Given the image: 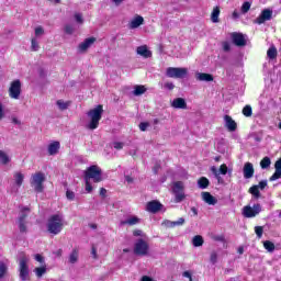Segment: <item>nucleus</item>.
<instances>
[{"instance_id":"nucleus-54","label":"nucleus","mask_w":281,"mask_h":281,"mask_svg":"<svg viewBox=\"0 0 281 281\" xmlns=\"http://www.w3.org/2000/svg\"><path fill=\"white\" fill-rule=\"evenodd\" d=\"M148 126H150L149 123L143 122V123L139 124V130L143 131V132L147 131Z\"/></svg>"},{"instance_id":"nucleus-25","label":"nucleus","mask_w":281,"mask_h":281,"mask_svg":"<svg viewBox=\"0 0 281 281\" xmlns=\"http://www.w3.org/2000/svg\"><path fill=\"white\" fill-rule=\"evenodd\" d=\"M58 150H60V143L58 140H55L48 145L49 155H58Z\"/></svg>"},{"instance_id":"nucleus-37","label":"nucleus","mask_w":281,"mask_h":281,"mask_svg":"<svg viewBox=\"0 0 281 281\" xmlns=\"http://www.w3.org/2000/svg\"><path fill=\"white\" fill-rule=\"evenodd\" d=\"M0 161L1 164H9L10 157L8 154H5V151L0 150Z\"/></svg>"},{"instance_id":"nucleus-18","label":"nucleus","mask_w":281,"mask_h":281,"mask_svg":"<svg viewBox=\"0 0 281 281\" xmlns=\"http://www.w3.org/2000/svg\"><path fill=\"white\" fill-rule=\"evenodd\" d=\"M262 212V206L260 204H255L254 206H247V218H254Z\"/></svg>"},{"instance_id":"nucleus-50","label":"nucleus","mask_w":281,"mask_h":281,"mask_svg":"<svg viewBox=\"0 0 281 281\" xmlns=\"http://www.w3.org/2000/svg\"><path fill=\"white\" fill-rule=\"evenodd\" d=\"M262 232H263L262 226L255 227V233L258 236V238H262Z\"/></svg>"},{"instance_id":"nucleus-16","label":"nucleus","mask_w":281,"mask_h":281,"mask_svg":"<svg viewBox=\"0 0 281 281\" xmlns=\"http://www.w3.org/2000/svg\"><path fill=\"white\" fill-rule=\"evenodd\" d=\"M271 16H273V11L265 9L257 19V23L259 25H262V23H265L266 21H271Z\"/></svg>"},{"instance_id":"nucleus-3","label":"nucleus","mask_w":281,"mask_h":281,"mask_svg":"<svg viewBox=\"0 0 281 281\" xmlns=\"http://www.w3.org/2000/svg\"><path fill=\"white\" fill-rule=\"evenodd\" d=\"M18 265L20 280H30V257L26 255H22L18 260Z\"/></svg>"},{"instance_id":"nucleus-17","label":"nucleus","mask_w":281,"mask_h":281,"mask_svg":"<svg viewBox=\"0 0 281 281\" xmlns=\"http://www.w3.org/2000/svg\"><path fill=\"white\" fill-rule=\"evenodd\" d=\"M140 25H144V16L142 15H135L128 23L130 30H137Z\"/></svg>"},{"instance_id":"nucleus-22","label":"nucleus","mask_w":281,"mask_h":281,"mask_svg":"<svg viewBox=\"0 0 281 281\" xmlns=\"http://www.w3.org/2000/svg\"><path fill=\"white\" fill-rule=\"evenodd\" d=\"M136 54H138V56H143V58H150V56H153V53L148 49V46L146 45L138 46L136 48Z\"/></svg>"},{"instance_id":"nucleus-7","label":"nucleus","mask_w":281,"mask_h":281,"mask_svg":"<svg viewBox=\"0 0 281 281\" xmlns=\"http://www.w3.org/2000/svg\"><path fill=\"white\" fill-rule=\"evenodd\" d=\"M85 179H88V181L92 179L94 183H100L102 181V170L98 166H91L87 169Z\"/></svg>"},{"instance_id":"nucleus-11","label":"nucleus","mask_w":281,"mask_h":281,"mask_svg":"<svg viewBox=\"0 0 281 281\" xmlns=\"http://www.w3.org/2000/svg\"><path fill=\"white\" fill-rule=\"evenodd\" d=\"M30 214V207L22 206L19 217L20 232H27V226L25 225V217Z\"/></svg>"},{"instance_id":"nucleus-55","label":"nucleus","mask_w":281,"mask_h":281,"mask_svg":"<svg viewBox=\"0 0 281 281\" xmlns=\"http://www.w3.org/2000/svg\"><path fill=\"white\" fill-rule=\"evenodd\" d=\"M220 173L221 175H227V165H221Z\"/></svg>"},{"instance_id":"nucleus-2","label":"nucleus","mask_w":281,"mask_h":281,"mask_svg":"<svg viewBox=\"0 0 281 281\" xmlns=\"http://www.w3.org/2000/svg\"><path fill=\"white\" fill-rule=\"evenodd\" d=\"M102 113H104V110L102 105H97L95 108L91 109L87 115H88V124L87 128L90 131H95L98 126H100V121L102 120Z\"/></svg>"},{"instance_id":"nucleus-23","label":"nucleus","mask_w":281,"mask_h":281,"mask_svg":"<svg viewBox=\"0 0 281 281\" xmlns=\"http://www.w3.org/2000/svg\"><path fill=\"white\" fill-rule=\"evenodd\" d=\"M79 258H80V249L74 248L68 256V262L70 265H76V262H78Z\"/></svg>"},{"instance_id":"nucleus-43","label":"nucleus","mask_w":281,"mask_h":281,"mask_svg":"<svg viewBox=\"0 0 281 281\" xmlns=\"http://www.w3.org/2000/svg\"><path fill=\"white\" fill-rule=\"evenodd\" d=\"M34 260H36V262H40L41 266L47 265L45 263V257H43V255L41 254L34 255Z\"/></svg>"},{"instance_id":"nucleus-63","label":"nucleus","mask_w":281,"mask_h":281,"mask_svg":"<svg viewBox=\"0 0 281 281\" xmlns=\"http://www.w3.org/2000/svg\"><path fill=\"white\" fill-rule=\"evenodd\" d=\"M243 172H244L245 179H247V164L244 165Z\"/></svg>"},{"instance_id":"nucleus-32","label":"nucleus","mask_w":281,"mask_h":281,"mask_svg":"<svg viewBox=\"0 0 281 281\" xmlns=\"http://www.w3.org/2000/svg\"><path fill=\"white\" fill-rule=\"evenodd\" d=\"M198 186L199 188H201V190H205V188L210 186V180H207V178L205 177H202L198 180Z\"/></svg>"},{"instance_id":"nucleus-30","label":"nucleus","mask_w":281,"mask_h":281,"mask_svg":"<svg viewBox=\"0 0 281 281\" xmlns=\"http://www.w3.org/2000/svg\"><path fill=\"white\" fill-rule=\"evenodd\" d=\"M203 236L201 235H195L193 238H192V245L193 247H203Z\"/></svg>"},{"instance_id":"nucleus-33","label":"nucleus","mask_w":281,"mask_h":281,"mask_svg":"<svg viewBox=\"0 0 281 281\" xmlns=\"http://www.w3.org/2000/svg\"><path fill=\"white\" fill-rule=\"evenodd\" d=\"M267 56H268V58H270L271 60H273L274 58L278 57V49L276 48V46H271V47L268 49Z\"/></svg>"},{"instance_id":"nucleus-41","label":"nucleus","mask_w":281,"mask_h":281,"mask_svg":"<svg viewBox=\"0 0 281 281\" xmlns=\"http://www.w3.org/2000/svg\"><path fill=\"white\" fill-rule=\"evenodd\" d=\"M210 262L216 265L218 262V252L212 251L210 256Z\"/></svg>"},{"instance_id":"nucleus-59","label":"nucleus","mask_w":281,"mask_h":281,"mask_svg":"<svg viewBox=\"0 0 281 281\" xmlns=\"http://www.w3.org/2000/svg\"><path fill=\"white\" fill-rule=\"evenodd\" d=\"M241 13L246 14L247 13V2H244L241 5Z\"/></svg>"},{"instance_id":"nucleus-29","label":"nucleus","mask_w":281,"mask_h":281,"mask_svg":"<svg viewBox=\"0 0 281 281\" xmlns=\"http://www.w3.org/2000/svg\"><path fill=\"white\" fill-rule=\"evenodd\" d=\"M142 220L137 216H130L124 222L123 225H139Z\"/></svg>"},{"instance_id":"nucleus-10","label":"nucleus","mask_w":281,"mask_h":281,"mask_svg":"<svg viewBox=\"0 0 281 281\" xmlns=\"http://www.w3.org/2000/svg\"><path fill=\"white\" fill-rule=\"evenodd\" d=\"M25 179V176L21 172H15L13 175V183L11 184V192L16 193L19 192V188L23 186V180Z\"/></svg>"},{"instance_id":"nucleus-34","label":"nucleus","mask_w":281,"mask_h":281,"mask_svg":"<svg viewBox=\"0 0 281 281\" xmlns=\"http://www.w3.org/2000/svg\"><path fill=\"white\" fill-rule=\"evenodd\" d=\"M145 91H146V87H144V86H135L133 94L134 95H144Z\"/></svg>"},{"instance_id":"nucleus-60","label":"nucleus","mask_w":281,"mask_h":281,"mask_svg":"<svg viewBox=\"0 0 281 281\" xmlns=\"http://www.w3.org/2000/svg\"><path fill=\"white\" fill-rule=\"evenodd\" d=\"M134 236H144V232L136 229L133 232Z\"/></svg>"},{"instance_id":"nucleus-12","label":"nucleus","mask_w":281,"mask_h":281,"mask_svg":"<svg viewBox=\"0 0 281 281\" xmlns=\"http://www.w3.org/2000/svg\"><path fill=\"white\" fill-rule=\"evenodd\" d=\"M223 120H224V126L229 133L236 132V128H238V124L236 123V121H234V119H232V116L226 114L224 115Z\"/></svg>"},{"instance_id":"nucleus-5","label":"nucleus","mask_w":281,"mask_h":281,"mask_svg":"<svg viewBox=\"0 0 281 281\" xmlns=\"http://www.w3.org/2000/svg\"><path fill=\"white\" fill-rule=\"evenodd\" d=\"M135 256H148L150 254V245L146 239H137L134 244Z\"/></svg>"},{"instance_id":"nucleus-47","label":"nucleus","mask_w":281,"mask_h":281,"mask_svg":"<svg viewBox=\"0 0 281 281\" xmlns=\"http://www.w3.org/2000/svg\"><path fill=\"white\" fill-rule=\"evenodd\" d=\"M222 47L224 52H232V43L227 41L222 42Z\"/></svg>"},{"instance_id":"nucleus-24","label":"nucleus","mask_w":281,"mask_h":281,"mask_svg":"<svg viewBox=\"0 0 281 281\" xmlns=\"http://www.w3.org/2000/svg\"><path fill=\"white\" fill-rule=\"evenodd\" d=\"M195 78L196 80H200V82H212L214 80L212 75L205 72H198Z\"/></svg>"},{"instance_id":"nucleus-39","label":"nucleus","mask_w":281,"mask_h":281,"mask_svg":"<svg viewBox=\"0 0 281 281\" xmlns=\"http://www.w3.org/2000/svg\"><path fill=\"white\" fill-rule=\"evenodd\" d=\"M43 34H45V29H43V26H36L34 38H38V37L43 36Z\"/></svg>"},{"instance_id":"nucleus-6","label":"nucleus","mask_w":281,"mask_h":281,"mask_svg":"<svg viewBox=\"0 0 281 281\" xmlns=\"http://www.w3.org/2000/svg\"><path fill=\"white\" fill-rule=\"evenodd\" d=\"M172 192L175 194L176 203H181V201L186 200V184L182 181L172 183Z\"/></svg>"},{"instance_id":"nucleus-9","label":"nucleus","mask_w":281,"mask_h":281,"mask_svg":"<svg viewBox=\"0 0 281 281\" xmlns=\"http://www.w3.org/2000/svg\"><path fill=\"white\" fill-rule=\"evenodd\" d=\"M9 97L12 100H19L21 98V80H13L9 88Z\"/></svg>"},{"instance_id":"nucleus-15","label":"nucleus","mask_w":281,"mask_h":281,"mask_svg":"<svg viewBox=\"0 0 281 281\" xmlns=\"http://www.w3.org/2000/svg\"><path fill=\"white\" fill-rule=\"evenodd\" d=\"M162 207L164 205L159 203V201H151L146 205L147 212H150L151 214H157V212H159Z\"/></svg>"},{"instance_id":"nucleus-31","label":"nucleus","mask_w":281,"mask_h":281,"mask_svg":"<svg viewBox=\"0 0 281 281\" xmlns=\"http://www.w3.org/2000/svg\"><path fill=\"white\" fill-rule=\"evenodd\" d=\"M41 49L40 42L36 37L31 38V52H38Z\"/></svg>"},{"instance_id":"nucleus-4","label":"nucleus","mask_w":281,"mask_h":281,"mask_svg":"<svg viewBox=\"0 0 281 281\" xmlns=\"http://www.w3.org/2000/svg\"><path fill=\"white\" fill-rule=\"evenodd\" d=\"M31 187L35 192H43L45 190V175L41 171H37L31 176Z\"/></svg>"},{"instance_id":"nucleus-53","label":"nucleus","mask_w":281,"mask_h":281,"mask_svg":"<svg viewBox=\"0 0 281 281\" xmlns=\"http://www.w3.org/2000/svg\"><path fill=\"white\" fill-rule=\"evenodd\" d=\"M75 21H77L80 24L85 23V20L82 19V15L80 13L75 14Z\"/></svg>"},{"instance_id":"nucleus-1","label":"nucleus","mask_w":281,"mask_h":281,"mask_svg":"<svg viewBox=\"0 0 281 281\" xmlns=\"http://www.w3.org/2000/svg\"><path fill=\"white\" fill-rule=\"evenodd\" d=\"M63 227H65V217L63 214L57 213L48 217L46 228L49 234L58 236L63 232Z\"/></svg>"},{"instance_id":"nucleus-42","label":"nucleus","mask_w":281,"mask_h":281,"mask_svg":"<svg viewBox=\"0 0 281 281\" xmlns=\"http://www.w3.org/2000/svg\"><path fill=\"white\" fill-rule=\"evenodd\" d=\"M8 273V266L3 262H0V278H3Z\"/></svg>"},{"instance_id":"nucleus-56","label":"nucleus","mask_w":281,"mask_h":281,"mask_svg":"<svg viewBox=\"0 0 281 281\" xmlns=\"http://www.w3.org/2000/svg\"><path fill=\"white\" fill-rule=\"evenodd\" d=\"M139 281H155V279L148 276H143Z\"/></svg>"},{"instance_id":"nucleus-36","label":"nucleus","mask_w":281,"mask_h":281,"mask_svg":"<svg viewBox=\"0 0 281 281\" xmlns=\"http://www.w3.org/2000/svg\"><path fill=\"white\" fill-rule=\"evenodd\" d=\"M263 247L269 252L276 251V244H273L272 241H269V240L263 241Z\"/></svg>"},{"instance_id":"nucleus-52","label":"nucleus","mask_w":281,"mask_h":281,"mask_svg":"<svg viewBox=\"0 0 281 281\" xmlns=\"http://www.w3.org/2000/svg\"><path fill=\"white\" fill-rule=\"evenodd\" d=\"M164 88L167 89L168 91H172V89H175V83L168 81L164 85Z\"/></svg>"},{"instance_id":"nucleus-58","label":"nucleus","mask_w":281,"mask_h":281,"mask_svg":"<svg viewBox=\"0 0 281 281\" xmlns=\"http://www.w3.org/2000/svg\"><path fill=\"white\" fill-rule=\"evenodd\" d=\"M182 276L183 278H189V280L192 281V274L190 273V271H184Z\"/></svg>"},{"instance_id":"nucleus-51","label":"nucleus","mask_w":281,"mask_h":281,"mask_svg":"<svg viewBox=\"0 0 281 281\" xmlns=\"http://www.w3.org/2000/svg\"><path fill=\"white\" fill-rule=\"evenodd\" d=\"M66 196L69 201H74V199H76V193H74V191L68 190L66 192Z\"/></svg>"},{"instance_id":"nucleus-49","label":"nucleus","mask_w":281,"mask_h":281,"mask_svg":"<svg viewBox=\"0 0 281 281\" xmlns=\"http://www.w3.org/2000/svg\"><path fill=\"white\" fill-rule=\"evenodd\" d=\"M64 30L66 34H74V31H75L74 25L71 24H67Z\"/></svg>"},{"instance_id":"nucleus-38","label":"nucleus","mask_w":281,"mask_h":281,"mask_svg":"<svg viewBox=\"0 0 281 281\" xmlns=\"http://www.w3.org/2000/svg\"><path fill=\"white\" fill-rule=\"evenodd\" d=\"M254 177V165L247 162V179H251Z\"/></svg>"},{"instance_id":"nucleus-8","label":"nucleus","mask_w":281,"mask_h":281,"mask_svg":"<svg viewBox=\"0 0 281 281\" xmlns=\"http://www.w3.org/2000/svg\"><path fill=\"white\" fill-rule=\"evenodd\" d=\"M167 78L183 79L188 76V68L169 67L166 70Z\"/></svg>"},{"instance_id":"nucleus-40","label":"nucleus","mask_w":281,"mask_h":281,"mask_svg":"<svg viewBox=\"0 0 281 281\" xmlns=\"http://www.w3.org/2000/svg\"><path fill=\"white\" fill-rule=\"evenodd\" d=\"M162 227H167L168 229H172L175 228V222L173 221H170V220H165L162 223H161Z\"/></svg>"},{"instance_id":"nucleus-26","label":"nucleus","mask_w":281,"mask_h":281,"mask_svg":"<svg viewBox=\"0 0 281 281\" xmlns=\"http://www.w3.org/2000/svg\"><path fill=\"white\" fill-rule=\"evenodd\" d=\"M218 16H221V8L220 7H214L213 11L211 13L212 23H220L221 20L218 19Z\"/></svg>"},{"instance_id":"nucleus-57","label":"nucleus","mask_w":281,"mask_h":281,"mask_svg":"<svg viewBox=\"0 0 281 281\" xmlns=\"http://www.w3.org/2000/svg\"><path fill=\"white\" fill-rule=\"evenodd\" d=\"M274 168L276 170H281V158L276 161Z\"/></svg>"},{"instance_id":"nucleus-14","label":"nucleus","mask_w":281,"mask_h":281,"mask_svg":"<svg viewBox=\"0 0 281 281\" xmlns=\"http://www.w3.org/2000/svg\"><path fill=\"white\" fill-rule=\"evenodd\" d=\"M231 40L237 47H245V35L238 32L229 33Z\"/></svg>"},{"instance_id":"nucleus-62","label":"nucleus","mask_w":281,"mask_h":281,"mask_svg":"<svg viewBox=\"0 0 281 281\" xmlns=\"http://www.w3.org/2000/svg\"><path fill=\"white\" fill-rule=\"evenodd\" d=\"M247 117H251V106L247 105Z\"/></svg>"},{"instance_id":"nucleus-28","label":"nucleus","mask_w":281,"mask_h":281,"mask_svg":"<svg viewBox=\"0 0 281 281\" xmlns=\"http://www.w3.org/2000/svg\"><path fill=\"white\" fill-rule=\"evenodd\" d=\"M36 278H41L47 273V265H43L41 267H36L34 270Z\"/></svg>"},{"instance_id":"nucleus-20","label":"nucleus","mask_w":281,"mask_h":281,"mask_svg":"<svg viewBox=\"0 0 281 281\" xmlns=\"http://www.w3.org/2000/svg\"><path fill=\"white\" fill-rule=\"evenodd\" d=\"M201 195L202 200L207 205H216V203H218V199L214 198V195H212L210 192H202Z\"/></svg>"},{"instance_id":"nucleus-27","label":"nucleus","mask_w":281,"mask_h":281,"mask_svg":"<svg viewBox=\"0 0 281 281\" xmlns=\"http://www.w3.org/2000/svg\"><path fill=\"white\" fill-rule=\"evenodd\" d=\"M56 104L59 111H67L69 106H71V101H65L63 99H59L56 101Z\"/></svg>"},{"instance_id":"nucleus-44","label":"nucleus","mask_w":281,"mask_h":281,"mask_svg":"<svg viewBox=\"0 0 281 281\" xmlns=\"http://www.w3.org/2000/svg\"><path fill=\"white\" fill-rule=\"evenodd\" d=\"M278 179H281V170L276 169L274 173L270 177V181H278Z\"/></svg>"},{"instance_id":"nucleus-21","label":"nucleus","mask_w":281,"mask_h":281,"mask_svg":"<svg viewBox=\"0 0 281 281\" xmlns=\"http://www.w3.org/2000/svg\"><path fill=\"white\" fill-rule=\"evenodd\" d=\"M171 106L173 109H188V103L186 102V99H183V98H176L171 102Z\"/></svg>"},{"instance_id":"nucleus-45","label":"nucleus","mask_w":281,"mask_h":281,"mask_svg":"<svg viewBox=\"0 0 281 281\" xmlns=\"http://www.w3.org/2000/svg\"><path fill=\"white\" fill-rule=\"evenodd\" d=\"M186 225V218L179 217L177 221H173V227H181Z\"/></svg>"},{"instance_id":"nucleus-46","label":"nucleus","mask_w":281,"mask_h":281,"mask_svg":"<svg viewBox=\"0 0 281 281\" xmlns=\"http://www.w3.org/2000/svg\"><path fill=\"white\" fill-rule=\"evenodd\" d=\"M85 179H86V192L88 194H91V192H93V187L91 186V180H89L87 178H85Z\"/></svg>"},{"instance_id":"nucleus-35","label":"nucleus","mask_w":281,"mask_h":281,"mask_svg":"<svg viewBox=\"0 0 281 281\" xmlns=\"http://www.w3.org/2000/svg\"><path fill=\"white\" fill-rule=\"evenodd\" d=\"M260 166L262 168V170H267V168H269L271 166V158L269 157H265L261 161H260Z\"/></svg>"},{"instance_id":"nucleus-13","label":"nucleus","mask_w":281,"mask_h":281,"mask_svg":"<svg viewBox=\"0 0 281 281\" xmlns=\"http://www.w3.org/2000/svg\"><path fill=\"white\" fill-rule=\"evenodd\" d=\"M265 188H267V180H261L259 184L252 186L249 192L255 199H260V190H265Z\"/></svg>"},{"instance_id":"nucleus-61","label":"nucleus","mask_w":281,"mask_h":281,"mask_svg":"<svg viewBox=\"0 0 281 281\" xmlns=\"http://www.w3.org/2000/svg\"><path fill=\"white\" fill-rule=\"evenodd\" d=\"M239 16H240V13H238V11L233 12V15H232L233 19H239Z\"/></svg>"},{"instance_id":"nucleus-48","label":"nucleus","mask_w":281,"mask_h":281,"mask_svg":"<svg viewBox=\"0 0 281 281\" xmlns=\"http://www.w3.org/2000/svg\"><path fill=\"white\" fill-rule=\"evenodd\" d=\"M113 148H115V150H122V148H124V143L122 142H114L112 144Z\"/></svg>"},{"instance_id":"nucleus-64","label":"nucleus","mask_w":281,"mask_h":281,"mask_svg":"<svg viewBox=\"0 0 281 281\" xmlns=\"http://www.w3.org/2000/svg\"><path fill=\"white\" fill-rule=\"evenodd\" d=\"M100 194H101V196H106V189L101 188Z\"/></svg>"},{"instance_id":"nucleus-19","label":"nucleus","mask_w":281,"mask_h":281,"mask_svg":"<svg viewBox=\"0 0 281 281\" xmlns=\"http://www.w3.org/2000/svg\"><path fill=\"white\" fill-rule=\"evenodd\" d=\"M93 43H95V37H88L81 44H79L78 50L82 54L87 52V49H89Z\"/></svg>"}]
</instances>
